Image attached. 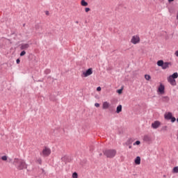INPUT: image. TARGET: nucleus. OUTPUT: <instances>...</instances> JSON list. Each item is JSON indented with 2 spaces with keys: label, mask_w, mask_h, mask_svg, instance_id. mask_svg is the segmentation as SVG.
Instances as JSON below:
<instances>
[{
  "label": "nucleus",
  "mask_w": 178,
  "mask_h": 178,
  "mask_svg": "<svg viewBox=\"0 0 178 178\" xmlns=\"http://www.w3.org/2000/svg\"><path fill=\"white\" fill-rule=\"evenodd\" d=\"M13 165H15L17 170H23V169H27V164L26 163V161L22 159H14Z\"/></svg>",
  "instance_id": "f257e3e1"
},
{
  "label": "nucleus",
  "mask_w": 178,
  "mask_h": 178,
  "mask_svg": "<svg viewBox=\"0 0 178 178\" xmlns=\"http://www.w3.org/2000/svg\"><path fill=\"white\" fill-rule=\"evenodd\" d=\"M104 155L106 156V158H109L110 159H112V158H115L116 156V149H106L102 151Z\"/></svg>",
  "instance_id": "f03ea898"
},
{
  "label": "nucleus",
  "mask_w": 178,
  "mask_h": 178,
  "mask_svg": "<svg viewBox=\"0 0 178 178\" xmlns=\"http://www.w3.org/2000/svg\"><path fill=\"white\" fill-rule=\"evenodd\" d=\"M178 77V73L174 72L172 75H170L168 78V81L171 86H177V83L176 82V79Z\"/></svg>",
  "instance_id": "7ed1b4c3"
},
{
  "label": "nucleus",
  "mask_w": 178,
  "mask_h": 178,
  "mask_svg": "<svg viewBox=\"0 0 178 178\" xmlns=\"http://www.w3.org/2000/svg\"><path fill=\"white\" fill-rule=\"evenodd\" d=\"M164 119L165 120H170L171 123H175V122H177L178 123V118L176 120V117L173 116V113L172 112H168L164 114Z\"/></svg>",
  "instance_id": "20e7f679"
},
{
  "label": "nucleus",
  "mask_w": 178,
  "mask_h": 178,
  "mask_svg": "<svg viewBox=\"0 0 178 178\" xmlns=\"http://www.w3.org/2000/svg\"><path fill=\"white\" fill-rule=\"evenodd\" d=\"M157 66L162 67L163 70L168 69L169 66H172V62H164L163 60H159L157 61Z\"/></svg>",
  "instance_id": "39448f33"
},
{
  "label": "nucleus",
  "mask_w": 178,
  "mask_h": 178,
  "mask_svg": "<svg viewBox=\"0 0 178 178\" xmlns=\"http://www.w3.org/2000/svg\"><path fill=\"white\" fill-rule=\"evenodd\" d=\"M140 41V36L138 35H134L131 40V42L132 44H134L136 45V44H138Z\"/></svg>",
  "instance_id": "423d86ee"
},
{
  "label": "nucleus",
  "mask_w": 178,
  "mask_h": 178,
  "mask_svg": "<svg viewBox=\"0 0 178 178\" xmlns=\"http://www.w3.org/2000/svg\"><path fill=\"white\" fill-rule=\"evenodd\" d=\"M92 74V69L90 67L83 72V77H88V76H91Z\"/></svg>",
  "instance_id": "0eeeda50"
},
{
  "label": "nucleus",
  "mask_w": 178,
  "mask_h": 178,
  "mask_svg": "<svg viewBox=\"0 0 178 178\" xmlns=\"http://www.w3.org/2000/svg\"><path fill=\"white\" fill-rule=\"evenodd\" d=\"M143 141L147 143V144H151L152 143V138L149 135H145L143 137Z\"/></svg>",
  "instance_id": "6e6552de"
},
{
  "label": "nucleus",
  "mask_w": 178,
  "mask_h": 178,
  "mask_svg": "<svg viewBox=\"0 0 178 178\" xmlns=\"http://www.w3.org/2000/svg\"><path fill=\"white\" fill-rule=\"evenodd\" d=\"M42 154L44 156H49V155H51V149L45 147L42 150Z\"/></svg>",
  "instance_id": "1a4fd4ad"
},
{
  "label": "nucleus",
  "mask_w": 178,
  "mask_h": 178,
  "mask_svg": "<svg viewBox=\"0 0 178 178\" xmlns=\"http://www.w3.org/2000/svg\"><path fill=\"white\" fill-rule=\"evenodd\" d=\"M157 92H159V94H165V85H163L162 83H160Z\"/></svg>",
  "instance_id": "9d476101"
},
{
  "label": "nucleus",
  "mask_w": 178,
  "mask_h": 178,
  "mask_svg": "<svg viewBox=\"0 0 178 178\" xmlns=\"http://www.w3.org/2000/svg\"><path fill=\"white\" fill-rule=\"evenodd\" d=\"M61 161L63 162H65V163H70L72 162V159L69 157V156H64L61 158Z\"/></svg>",
  "instance_id": "9b49d317"
},
{
  "label": "nucleus",
  "mask_w": 178,
  "mask_h": 178,
  "mask_svg": "<svg viewBox=\"0 0 178 178\" xmlns=\"http://www.w3.org/2000/svg\"><path fill=\"white\" fill-rule=\"evenodd\" d=\"M161 126V122L156 120L152 124V129H158Z\"/></svg>",
  "instance_id": "f8f14e48"
},
{
  "label": "nucleus",
  "mask_w": 178,
  "mask_h": 178,
  "mask_svg": "<svg viewBox=\"0 0 178 178\" xmlns=\"http://www.w3.org/2000/svg\"><path fill=\"white\" fill-rule=\"evenodd\" d=\"M111 106V104L108 102H103L102 105V109H108V108Z\"/></svg>",
  "instance_id": "ddd939ff"
},
{
  "label": "nucleus",
  "mask_w": 178,
  "mask_h": 178,
  "mask_svg": "<svg viewBox=\"0 0 178 178\" xmlns=\"http://www.w3.org/2000/svg\"><path fill=\"white\" fill-rule=\"evenodd\" d=\"M134 163L135 165H140L141 163V157L140 156H136L134 159Z\"/></svg>",
  "instance_id": "4468645a"
},
{
  "label": "nucleus",
  "mask_w": 178,
  "mask_h": 178,
  "mask_svg": "<svg viewBox=\"0 0 178 178\" xmlns=\"http://www.w3.org/2000/svg\"><path fill=\"white\" fill-rule=\"evenodd\" d=\"M30 47V44L26 43V44H22L20 47V49H27L28 48Z\"/></svg>",
  "instance_id": "2eb2a0df"
},
{
  "label": "nucleus",
  "mask_w": 178,
  "mask_h": 178,
  "mask_svg": "<svg viewBox=\"0 0 178 178\" xmlns=\"http://www.w3.org/2000/svg\"><path fill=\"white\" fill-rule=\"evenodd\" d=\"M169 100H170V99H169V97H168V96H163L161 98V101L163 102H169Z\"/></svg>",
  "instance_id": "dca6fc26"
},
{
  "label": "nucleus",
  "mask_w": 178,
  "mask_h": 178,
  "mask_svg": "<svg viewBox=\"0 0 178 178\" xmlns=\"http://www.w3.org/2000/svg\"><path fill=\"white\" fill-rule=\"evenodd\" d=\"M122 105H121V104L118 105V106H117L115 113H120V112H122Z\"/></svg>",
  "instance_id": "f3484780"
},
{
  "label": "nucleus",
  "mask_w": 178,
  "mask_h": 178,
  "mask_svg": "<svg viewBox=\"0 0 178 178\" xmlns=\"http://www.w3.org/2000/svg\"><path fill=\"white\" fill-rule=\"evenodd\" d=\"M108 111L111 112V113H115V106H110V107H108Z\"/></svg>",
  "instance_id": "a211bd4d"
},
{
  "label": "nucleus",
  "mask_w": 178,
  "mask_h": 178,
  "mask_svg": "<svg viewBox=\"0 0 178 178\" xmlns=\"http://www.w3.org/2000/svg\"><path fill=\"white\" fill-rule=\"evenodd\" d=\"M81 6H88V3L86 0H81Z\"/></svg>",
  "instance_id": "6ab92c4d"
},
{
  "label": "nucleus",
  "mask_w": 178,
  "mask_h": 178,
  "mask_svg": "<svg viewBox=\"0 0 178 178\" xmlns=\"http://www.w3.org/2000/svg\"><path fill=\"white\" fill-rule=\"evenodd\" d=\"M125 144L126 145H131V144H133V140L131 138H129Z\"/></svg>",
  "instance_id": "aec40b11"
},
{
  "label": "nucleus",
  "mask_w": 178,
  "mask_h": 178,
  "mask_svg": "<svg viewBox=\"0 0 178 178\" xmlns=\"http://www.w3.org/2000/svg\"><path fill=\"white\" fill-rule=\"evenodd\" d=\"M40 29H41V26L40 25V24H36L35 25V30H36L37 31H38L40 30Z\"/></svg>",
  "instance_id": "412c9836"
},
{
  "label": "nucleus",
  "mask_w": 178,
  "mask_h": 178,
  "mask_svg": "<svg viewBox=\"0 0 178 178\" xmlns=\"http://www.w3.org/2000/svg\"><path fill=\"white\" fill-rule=\"evenodd\" d=\"M145 80H147L148 81H149V80L151 79V75H149V74H145Z\"/></svg>",
  "instance_id": "4be33fe9"
},
{
  "label": "nucleus",
  "mask_w": 178,
  "mask_h": 178,
  "mask_svg": "<svg viewBox=\"0 0 178 178\" xmlns=\"http://www.w3.org/2000/svg\"><path fill=\"white\" fill-rule=\"evenodd\" d=\"M118 94L120 95L123 93V86L120 89L117 90Z\"/></svg>",
  "instance_id": "5701e85b"
},
{
  "label": "nucleus",
  "mask_w": 178,
  "mask_h": 178,
  "mask_svg": "<svg viewBox=\"0 0 178 178\" xmlns=\"http://www.w3.org/2000/svg\"><path fill=\"white\" fill-rule=\"evenodd\" d=\"M173 173H178V166H175L172 169Z\"/></svg>",
  "instance_id": "b1692460"
},
{
  "label": "nucleus",
  "mask_w": 178,
  "mask_h": 178,
  "mask_svg": "<svg viewBox=\"0 0 178 178\" xmlns=\"http://www.w3.org/2000/svg\"><path fill=\"white\" fill-rule=\"evenodd\" d=\"M72 177L73 178H78L79 177V174L77 172H74L72 173Z\"/></svg>",
  "instance_id": "393cba45"
},
{
  "label": "nucleus",
  "mask_w": 178,
  "mask_h": 178,
  "mask_svg": "<svg viewBox=\"0 0 178 178\" xmlns=\"http://www.w3.org/2000/svg\"><path fill=\"white\" fill-rule=\"evenodd\" d=\"M51 73V70L50 69H46L44 70V74H49Z\"/></svg>",
  "instance_id": "a878e982"
},
{
  "label": "nucleus",
  "mask_w": 178,
  "mask_h": 178,
  "mask_svg": "<svg viewBox=\"0 0 178 178\" xmlns=\"http://www.w3.org/2000/svg\"><path fill=\"white\" fill-rule=\"evenodd\" d=\"M37 162L39 165H42V159L41 158L38 159Z\"/></svg>",
  "instance_id": "bb28decb"
},
{
  "label": "nucleus",
  "mask_w": 178,
  "mask_h": 178,
  "mask_svg": "<svg viewBox=\"0 0 178 178\" xmlns=\"http://www.w3.org/2000/svg\"><path fill=\"white\" fill-rule=\"evenodd\" d=\"M24 55H26V51L23 50L21 51V53L19 54L20 56H24Z\"/></svg>",
  "instance_id": "cd10ccee"
},
{
  "label": "nucleus",
  "mask_w": 178,
  "mask_h": 178,
  "mask_svg": "<svg viewBox=\"0 0 178 178\" xmlns=\"http://www.w3.org/2000/svg\"><path fill=\"white\" fill-rule=\"evenodd\" d=\"M141 144V142L140 140H136L134 143V145H140Z\"/></svg>",
  "instance_id": "c85d7f7f"
},
{
  "label": "nucleus",
  "mask_w": 178,
  "mask_h": 178,
  "mask_svg": "<svg viewBox=\"0 0 178 178\" xmlns=\"http://www.w3.org/2000/svg\"><path fill=\"white\" fill-rule=\"evenodd\" d=\"M1 159L2 161H8V156H2Z\"/></svg>",
  "instance_id": "c756f323"
},
{
  "label": "nucleus",
  "mask_w": 178,
  "mask_h": 178,
  "mask_svg": "<svg viewBox=\"0 0 178 178\" xmlns=\"http://www.w3.org/2000/svg\"><path fill=\"white\" fill-rule=\"evenodd\" d=\"M90 10H91V8H88V7H87V8H85V12H86V13H88V12H90Z\"/></svg>",
  "instance_id": "7c9ffc66"
},
{
  "label": "nucleus",
  "mask_w": 178,
  "mask_h": 178,
  "mask_svg": "<svg viewBox=\"0 0 178 178\" xmlns=\"http://www.w3.org/2000/svg\"><path fill=\"white\" fill-rule=\"evenodd\" d=\"M161 130H163V131H166V130H168V126H164V127H162V129H161Z\"/></svg>",
  "instance_id": "2f4dec72"
},
{
  "label": "nucleus",
  "mask_w": 178,
  "mask_h": 178,
  "mask_svg": "<svg viewBox=\"0 0 178 178\" xmlns=\"http://www.w3.org/2000/svg\"><path fill=\"white\" fill-rule=\"evenodd\" d=\"M16 63H17V65H19L20 64V58H17L16 60Z\"/></svg>",
  "instance_id": "473e14b6"
},
{
  "label": "nucleus",
  "mask_w": 178,
  "mask_h": 178,
  "mask_svg": "<svg viewBox=\"0 0 178 178\" xmlns=\"http://www.w3.org/2000/svg\"><path fill=\"white\" fill-rule=\"evenodd\" d=\"M96 90L97 91L99 92L101 91V90H102V88H101V86H98Z\"/></svg>",
  "instance_id": "72a5a7b5"
},
{
  "label": "nucleus",
  "mask_w": 178,
  "mask_h": 178,
  "mask_svg": "<svg viewBox=\"0 0 178 178\" xmlns=\"http://www.w3.org/2000/svg\"><path fill=\"white\" fill-rule=\"evenodd\" d=\"M95 106H96V108H99V106H100L99 103H95Z\"/></svg>",
  "instance_id": "f704fd0d"
},
{
  "label": "nucleus",
  "mask_w": 178,
  "mask_h": 178,
  "mask_svg": "<svg viewBox=\"0 0 178 178\" xmlns=\"http://www.w3.org/2000/svg\"><path fill=\"white\" fill-rule=\"evenodd\" d=\"M42 170V173H43L44 175H47V172H45V170H44V168H41Z\"/></svg>",
  "instance_id": "c9c22d12"
},
{
  "label": "nucleus",
  "mask_w": 178,
  "mask_h": 178,
  "mask_svg": "<svg viewBox=\"0 0 178 178\" xmlns=\"http://www.w3.org/2000/svg\"><path fill=\"white\" fill-rule=\"evenodd\" d=\"M175 55L178 57V50H177V51H175Z\"/></svg>",
  "instance_id": "e433bc0d"
},
{
  "label": "nucleus",
  "mask_w": 178,
  "mask_h": 178,
  "mask_svg": "<svg viewBox=\"0 0 178 178\" xmlns=\"http://www.w3.org/2000/svg\"><path fill=\"white\" fill-rule=\"evenodd\" d=\"M45 14L47 15V16H48L49 15V11H46Z\"/></svg>",
  "instance_id": "4c0bfd02"
},
{
  "label": "nucleus",
  "mask_w": 178,
  "mask_h": 178,
  "mask_svg": "<svg viewBox=\"0 0 178 178\" xmlns=\"http://www.w3.org/2000/svg\"><path fill=\"white\" fill-rule=\"evenodd\" d=\"M175 0H168L169 3H171V2H173Z\"/></svg>",
  "instance_id": "58836bf2"
},
{
  "label": "nucleus",
  "mask_w": 178,
  "mask_h": 178,
  "mask_svg": "<svg viewBox=\"0 0 178 178\" xmlns=\"http://www.w3.org/2000/svg\"><path fill=\"white\" fill-rule=\"evenodd\" d=\"M129 149H131V148H132V146H131V145H129Z\"/></svg>",
  "instance_id": "ea45409f"
},
{
  "label": "nucleus",
  "mask_w": 178,
  "mask_h": 178,
  "mask_svg": "<svg viewBox=\"0 0 178 178\" xmlns=\"http://www.w3.org/2000/svg\"><path fill=\"white\" fill-rule=\"evenodd\" d=\"M75 23H76V24H79V21H76Z\"/></svg>",
  "instance_id": "a19ab883"
},
{
  "label": "nucleus",
  "mask_w": 178,
  "mask_h": 178,
  "mask_svg": "<svg viewBox=\"0 0 178 178\" xmlns=\"http://www.w3.org/2000/svg\"><path fill=\"white\" fill-rule=\"evenodd\" d=\"M99 155V156H102V153H100Z\"/></svg>",
  "instance_id": "79ce46f5"
},
{
  "label": "nucleus",
  "mask_w": 178,
  "mask_h": 178,
  "mask_svg": "<svg viewBox=\"0 0 178 178\" xmlns=\"http://www.w3.org/2000/svg\"><path fill=\"white\" fill-rule=\"evenodd\" d=\"M26 26V24H23V27H24Z\"/></svg>",
  "instance_id": "37998d69"
},
{
  "label": "nucleus",
  "mask_w": 178,
  "mask_h": 178,
  "mask_svg": "<svg viewBox=\"0 0 178 178\" xmlns=\"http://www.w3.org/2000/svg\"><path fill=\"white\" fill-rule=\"evenodd\" d=\"M177 140H178V130H177Z\"/></svg>",
  "instance_id": "c03bdc74"
}]
</instances>
